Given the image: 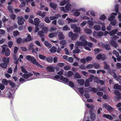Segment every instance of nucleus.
Instances as JSON below:
<instances>
[{"label": "nucleus", "mask_w": 121, "mask_h": 121, "mask_svg": "<svg viewBox=\"0 0 121 121\" xmlns=\"http://www.w3.org/2000/svg\"><path fill=\"white\" fill-rule=\"evenodd\" d=\"M79 39L82 41V42H77L75 43V45L81 46H84L86 45L87 43V41L85 39V37L84 36H81Z\"/></svg>", "instance_id": "nucleus-1"}, {"label": "nucleus", "mask_w": 121, "mask_h": 121, "mask_svg": "<svg viewBox=\"0 0 121 121\" xmlns=\"http://www.w3.org/2000/svg\"><path fill=\"white\" fill-rule=\"evenodd\" d=\"M3 49L2 52L3 54H5L6 56H8L10 55V52L9 49L7 48V46L6 45H4L2 46Z\"/></svg>", "instance_id": "nucleus-2"}, {"label": "nucleus", "mask_w": 121, "mask_h": 121, "mask_svg": "<svg viewBox=\"0 0 121 121\" xmlns=\"http://www.w3.org/2000/svg\"><path fill=\"white\" fill-rule=\"evenodd\" d=\"M30 60V61L33 63V64L35 65L36 66H38L41 68H43V67L41 65L39 64L36 61V59L34 57L32 56V58Z\"/></svg>", "instance_id": "nucleus-3"}, {"label": "nucleus", "mask_w": 121, "mask_h": 121, "mask_svg": "<svg viewBox=\"0 0 121 121\" xmlns=\"http://www.w3.org/2000/svg\"><path fill=\"white\" fill-rule=\"evenodd\" d=\"M55 77L57 79H60L65 82H68L69 81L68 79L67 78L60 76L57 75L55 76Z\"/></svg>", "instance_id": "nucleus-4"}, {"label": "nucleus", "mask_w": 121, "mask_h": 121, "mask_svg": "<svg viewBox=\"0 0 121 121\" xmlns=\"http://www.w3.org/2000/svg\"><path fill=\"white\" fill-rule=\"evenodd\" d=\"M23 17L22 16L18 17L17 19L18 20L17 22L18 25H22L24 23Z\"/></svg>", "instance_id": "nucleus-5"}, {"label": "nucleus", "mask_w": 121, "mask_h": 121, "mask_svg": "<svg viewBox=\"0 0 121 121\" xmlns=\"http://www.w3.org/2000/svg\"><path fill=\"white\" fill-rule=\"evenodd\" d=\"M104 33L102 31H94L93 33V36L96 37H100L103 36V35Z\"/></svg>", "instance_id": "nucleus-6"}, {"label": "nucleus", "mask_w": 121, "mask_h": 121, "mask_svg": "<svg viewBox=\"0 0 121 121\" xmlns=\"http://www.w3.org/2000/svg\"><path fill=\"white\" fill-rule=\"evenodd\" d=\"M96 58L99 60H100L102 59V60L105 59V57L104 55H103L99 54L96 57Z\"/></svg>", "instance_id": "nucleus-7"}, {"label": "nucleus", "mask_w": 121, "mask_h": 121, "mask_svg": "<svg viewBox=\"0 0 121 121\" xmlns=\"http://www.w3.org/2000/svg\"><path fill=\"white\" fill-rule=\"evenodd\" d=\"M100 21H99L97 22H96L94 21V22L96 23L99 24H101L102 25V30L103 31H104L106 29L105 27V25L104 23H100Z\"/></svg>", "instance_id": "nucleus-8"}, {"label": "nucleus", "mask_w": 121, "mask_h": 121, "mask_svg": "<svg viewBox=\"0 0 121 121\" xmlns=\"http://www.w3.org/2000/svg\"><path fill=\"white\" fill-rule=\"evenodd\" d=\"M58 35V39L59 40H62L64 39V36L62 32H59Z\"/></svg>", "instance_id": "nucleus-9"}, {"label": "nucleus", "mask_w": 121, "mask_h": 121, "mask_svg": "<svg viewBox=\"0 0 121 121\" xmlns=\"http://www.w3.org/2000/svg\"><path fill=\"white\" fill-rule=\"evenodd\" d=\"M36 14L37 15L43 17L45 16L46 14V12H43V13H41L40 11H38L37 12Z\"/></svg>", "instance_id": "nucleus-10"}, {"label": "nucleus", "mask_w": 121, "mask_h": 121, "mask_svg": "<svg viewBox=\"0 0 121 121\" xmlns=\"http://www.w3.org/2000/svg\"><path fill=\"white\" fill-rule=\"evenodd\" d=\"M47 70L49 72H53L55 71L54 68L53 66H48L47 67Z\"/></svg>", "instance_id": "nucleus-11"}, {"label": "nucleus", "mask_w": 121, "mask_h": 121, "mask_svg": "<svg viewBox=\"0 0 121 121\" xmlns=\"http://www.w3.org/2000/svg\"><path fill=\"white\" fill-rule=\"evenodd\" d=\"M103 107L106 108L109 111H112L113 110V108L110 105L107 104H104L103 105Z\"/></svg>", "instance_id": "nucleus-12"}, {"label": "nucleus", "mask_w": 121, "mask_h": 121, "mask_svg": "<svg viewBox=\"0 0 121 121\" xmlns=\"http://www.w3.org/2000/svg\"><path fill=\"white\" fill-rule=\"evenodd\" d=\"M102 116L104 117H105L106 118L110 120H112L113 118L109 114H104Z\"/></svg>", "instance_id": "nucleus-13"}, {"label": "nucleus", "mask_w": 121, "mask_h": 121, "mask_svg": "<svg viewBox=\"0 0 121 121\" xmlns=\"http://www.w3.org/2000/svg\"><path fill=\"white\" fill-rule=\"evenodd\" d=\"M34 22L35 26H37L40 23V21L39 18H36L34 19Z\"/></svg>", "instance_id": "nucleus-14"}, {"label": "nucleus", "mask_w": 121, "mask_h": 121, "mask_svg": "<svg viewBox=\"0 0 121 121\" xmlns=\"http://www.w3.org/2000/svg\"><path fill=\"white\" fill-rule=\"evenodd\" d=\"M33 74L30 73H25L22 76V77L25 79H26L28 78L29 77H30L32 76Z\"/></svg>", "instance_id": "nucleus-15"}, {"label": "nucleus", "mask_w": 121, "mask_h": 121, "mask_svg": "<svg viewBox=\"0 0 121 121\" xmlns=\"http://www.w3.org/2000/svg\"><path fill=\"white\" fill-rule=\"evenodd\" d=\"M77 81L81 85H83L85 82L82 79H78L77 80Z\"/></svg>", "instance_id": "nucleus-16"}, {"label": "nucleus", "mask_w": 121, "mask_h": 121, "mask_svg": "<svg viewBox=\"0 0 121 121\" xmlns=\"http://www.w3.org/2000/svg\"><path fill=\"white\" fill-rule=\"evenodd\" d=\"M73 30L75 32L79 33L81 32L80 28L79 27H76Z\"/></svg>", "instance_id": "nucleus-17"}, {"label": "nucleus", "mask_w": 121, "mask_h": 121, "mask_svg": "<svg viewBox=\"0 0 121 121\" xmlns=\"http://www.w3.org/2000/svg\"><path fill=\"white\" fill-rule=\"evenodd\" d=\"M10 58L9 57L6 58L5 57H4L2 59L3 62L5 63L8 64Z\"/></svg>", "instance_id": "nucleus-18"}, {"label": "nucleus", "mask_w": 121, "mask_h": 121, "mask_svg": "<svg viewBox=\"0 0 121 121\" xmlns=\"http://www.w3.org/2000/svg\"><path fill=\"white\" fill-rule=\"evenodd\" d=\"M117 32V30H114L109 32V34L111 35L112 36L116 34Z\"/></svg>", "instance_id": "nucleus-19"}, {"label": "nucleus", "mask_w": 121, "mask_h": 121, "mask_svg": "<svg viewBox=\"0 0 121 121\" xmlns=\"http://www.w3.org/2000/svg\"><path fill=\"white\" fill-rule=\"evenodd\" d=\"M50 6L53 9H55L57 6V5L55 3H51L50 4Z\"/></svg>", "instance_id": "nucleus-20"}, {"label": "nucleus", "mask_w": 121, "mask_h": 121, "mask_svg": "<svg viewBox=\"0 0 121 121\" xmlns=\"http://www.w3.org/2000/svg\"><path fill=\"white\" fill-rule=\"evenodd\" d=\"M94 29L98 31L100 30L101 28L100 25H95L93 26Z\"/></svg>", "instance_id": "nucleus-21"}, {"label": "nucleus", "mask_w": 121, "mask_h": 121, "mask_svg": "<svg viewBox=\"0 0 121 121\" xmlns=\"http://www.w3.org/2000/svg\"><path fill=\"white\" fill-rule=\"evenodd\" d=\"M113 88L114 89H118L121 90V86L118 84H116L114 86Z\"/></svg>", "instance_id": "nucleus-22"}, {"label": "nucleus", "mask_w": 121, "mask_h": 121, "mask_svg": "<svg viewBox=\"0 0 121 121\" xmlns=\"http://www.w3.org/2000/svg\"><path fill=\"white\" fill-rule=\"evenodd\" d=\"M84 31L87 34H90L92 33V31L90 29L86 28L84 29Z\"/></svg>", "instance_id": "nucleus-23"}, {"label": "nucleus", "mask_w": 121, "mask_h": 121, "mask_svg": "<svg viewBox=\"0 0 121 121\" xmlns=\"http://www.w3.org/2000/svg\"><path fill=\"white\" fill-rule=\"evenodd\" d=\"M113 54L115 55L116 57L118 58L117 60L118 61H119L120 60L119 59V58L118 57H119V54L118 52L116 50H114L113 52Z\"/></svg>", "instance_id": "nucleus-24"}, {"label": "nucleus", "mask_w": 121, "mask_h": 121, "mask_svg": "<svg viewBox=\"0 0 121 121\" xmlns=\"http://www.w3.org/2000/svg\"><path fill=\"white\" fill-rule=\"evenodd\" d=\"M78 36V35L77 34H73L71 38V39L74 40L77 39Z\"/></svg>", "instance_id": "nucleus-25"}, {"label": "nucleus", "mask_w": 121, "mask_h": 121, "mask_svg": "<svg viewBox=\"0 0 121 121\" xmlns=\"http://www.w3.org/2000/svg\"><path fill=\"white\" fill-rule=\"evenodd\" d=\"M110 44L115 48L117 47V43L114 41L112 40L110 42Z\"/></svg>", "instance_id": "nucleus-26"}, {"label": "nucleus", "mask_w": 121, "mask_h": 121, "mask_svg": "<svg viewBox=\"0 0 121 121\" xmlns=\"http://www.w3.org/2000/svg\"><path fill=\"white\" fill-rule=\"evenodd\" d=\"M44 44L45 46L49 48H51L52 46L49 42L47 41H45L44 42Z\"/></svg>", "instance_id": "nucleus-27"}, {"label": "nucleus", "mask_w": 121, "mask_h": 121, "mask_svg": "<svg viewBox=\"0 0 121 121\" xmlns=\"http://www.w3.org/2000/svg\"><path fill=\"white\" fill-rule=\"evenodd\" d=\"M71 5L70 4H68L66 5L65 6L66 10L68 11L71 8Z\"/></svg>", "instance_id": "nucleus-28"}, {"label": "nucleus", "mask_w": 121, "mask_h": 121, "mask_svg": "<svg viewBox=\"0 0 121 121\" xmlns=\"http://www.w3.org/2000/svg\"><path fill=\"white\" fill-rule=\"evenodd\" d=\"M58 22L60 25L62 26L64 23V21L62 19H59L58 21Z\"/></svg>", "instance_id": "nucleus-29"}, {"label": "nucleus", "mask_w": 121, "mask_h": 121, "mask_svg": "<svg viewBox=\"0 0 121 121\" xmlns=\"http://www.w3.org/2000/svg\"><path fill=\"white\" fill-rule=\"evenodd\" d=\"M58 33V32L56 33H52L50 34L49 35V37L50 38H52L53 37L57 35V33Z\"/></svg>", "instance_id": "nucleus-30"}, {"label": "nucleus", "mask_w": 121, "mask_h": 121, "mask_svg": "<svg viewBox=\"0 0 121 121\" xmlns=\"http://www.w3.org/2000/svg\"><path fill=\"white\" fill-rule=\"evenodd\" d=\"M70 30V28L69 27H68L67 25H66L63 27L62 30L67 31Z\"/></svg>", "instance_id": "nucleus-31"}, {"label": "nucleus", "mask_w": 121, "mask_h": 121, "mask_svg": "<svg viewBox=\"0 0 121 121\" xmlns=\"http://www.w3.org/2000/svg\"><path fill=\"white\" fill-rule=\"evenodd\" d=\"M57 49L55 47H53L50 50V52L52 53H55Z\"/></svg>", "instance_id": "nucleus-32"}, {"label": "nucleus", "mask_w": 121, "mask_h": 121, "mask_svg": "<svg viewBox=\"0 0 121 121\" xmlns=\"http://www.w3.org/2000/svg\"><path fill=\"white\" fill-rule=\"evenodd\" d=\"M89 90H90L91 91H93L94 92H96L98 91V90L95 88H92L91 87H89Z\"/></svg>", "instance_id": "nucleus-33"}, {"label": "nucleus", "mask_w": 121, "mask_h": 121, "mask_svg": "<svg viewBox=\"0 0 121 121\" xmlns=\"http://www.w3.org/2000/svg\"><path fill=\"white\" fill-rule=\"evenodd\" d=\"M46 60L49 62L51 63L53 61V59L52 57H50L47 58Z\"/></svg>", "instance_id": "nucleus-34"}, {"label": "nucleus", "mask_w": 121, "mask_h": 121, "mask_svg": "<svg viewBox=\"0 0 121 121\" xmlns=\"http://www.w3.org/2000/svg\"><path fill=\"white\" fill-rule=\"evenodd\" d=\"M93 66L95 69H98L100 68V65L97 63H95L93 65Z\"/></svg>", "instance_id": "nucleus-35"}, {"label": "nucleus", "mask_w": 121, "mask_h": 121, "mask_svg": "<svg viewBox=\"0 0 121 121\" xmlns=\"http://www.w3.org/2000/svg\"><path fill=\"white\" fill-rule=\"evenodd\" d=\"M31 40V37L29 34H27V39H25V41L26 42L30 41Z\"/></svg>", "instance_id": "nucleus-36"}, {"label": "nucleus", "mask_w": 121, "mask_h": 121, "mask_svg": "<svg viewBox=\"0 0 121 121\" xmlns=\"http://www.w3.org/2000/svg\"><path fill=\"white\" fill-rule=\"evenodd\" d=\"M94 78V76L93 75H92L91 76L90 78L86 79V80L90 82L92 81Z\"/></svg>", "instance_id": "nucleus-37"}, {"label": "nucleus", "mask_w": 121, "mask_h": 121, "mask_svg": "<svg viewBox=\"0 0 121 121\" xmlns=\"http://www.w3.org/2000/svg\"><path fill=\"white\" fill-rule=\"evenodd\" d=\"M75 11V12L73 13V15L77 16H79L80 14V13L78 12L79 11H77V10Z\"/></svg>", "instance_id": "nucleus-38"}, {"label": "nucleus", "mask_w": 121, "mask_h": 121, "mask_svg": "<svg viewBox=\"0 0 121 121\" xmlns=\"http://www.w3.org/2000/svg\"><path fill=\"white\" fill-rule=\"evenodd\" d=\"M42 30L44 33H46L47 32L48 30V27H44L42 29Z\"/></svg>", "instance_id": "nucleus-39"}, {"label": "nucleus", "mask_w": 121, "mask_h": 121, "mask_svg": "<svg viewBox=\"0 0 121 121\" xmlns=\"http://www.w3.org/2000/svg\"><path fill=\"white\" fill-rule=\"evenodd\" d=\"M66 0H64L60 2V6H63L64 5L66 4Z\"/></svg>", "instance_id": "nucleus-40"}, {"label": "nucleus", "mask_w": 121, "mask_h": 121, "mask_svg": "<svg viewBox=\"0 0 121 121\" xmlns=\"http://www.w3.org/2000/svg\"><path fill=\"white\" fill-rule=\"evenodd\" d=\"M87 22L88 24L91 26H92L94 24V22L91 21H88Z\"/></svg>", "instance_id": "nucleus-41"}, {"label": "nucleus", "mask_w": 121, "mask_h": 121, "mask_svg": "<svg viewBox=\"0 0 121 121\" xmlns=\"http://www.w3.org/2000/svg\"><path fill=\"white\" fill-rule=\"evenodd\" d=\"M80 50L79 49L77 48L73 51V52L74 53H78L80 51Z\"/></svg>", "instance_id": "nucleus-42"}, {"label": "nucleus", "mask_w": 121, "mask_h": 121, "mask_svg": "<svg viewBox=\"0 0 121 121\" xmlns=\"http://www.w3.org/2000/svg\"><path fill=\"white\" fill-rule=\"evenodd\" d=\"M39 58L42 60H44L46 58V57L43 55H39Z\"/></svg>", "instance_id": "nucleus-43"}, {"label": "nucleus", "mask_w": 121, "mask_h": 121, "mask_svg": "<svg viewBox=\"0 0 121 121\" xmlns=\"http://www.w3.org/2000/svg\"><path fill=\"white\" fill-rule=\"evenodd\" d=\"M45 21L47 23H50L51 21L49 20V17H47L45 18Z\"/></svg>", "instance_id": "nucleus-44"}, {"label": "nucleus", "mask_w": 121, "mask_h": 121, "mask_svg": "<svg viewBox=\"0 0 121 121\" xmlns=\"http://www.w3.org/2000/svg\"><path fill=\"white\" fill-rule=\"evenodd\" d=\"M80 62L83 63L84 64H86V62L85 58L81 59L80 60Z\"/></svg>", "instance_id": "nucleus-45"}, {"label": "nucleus", "mask_w": 121, "mask_h": 121, "mask_svg": "<svg viewBox=\"0 0 121 121\" xmlns=\"http://www.w3.org/2000/svg\"><path fill=\"white\" fill-rule=\"evenodd\" d=\"M104 47L105 48V49L107 50H109L110 49V46L108 44L106 45H104Z\"/></svg>", "instance_id": "nucleus-46"}, {"label": "nucleus", "mask_w": 121, "mask_h": 121, "mask_svg": "<svg viewBox=\"0 0 121 121\" xmlns=\"http://www.w3.org/2000/svg\"><path fill=\"white\" fill-rule=\"evenodd\" d=\"M75 76L77 78H81V76L78 72L75 73Z\"/></svg>", "instance_id": "nucleus-47"}, {"label": "nucleus", "mask_w": 121, "mask_h": 121, "mask_svg": "<svg viewBox=\"0 0 121 121\" xmlns=\"http://www.w3.org/2000/svg\"><path fill=\"white\" fill-rule=\"evenodd\" d=\"M93 66V65L92 64H89L86 65V68L88 69H90L92 68Z\"/></svg>", "instance_id": "nucleus-48"}, {"label": "nucleus", "mask_w": 121, "mask_h": 121, "mask_svg": "<svg viewBox=\"0 0 121 121\" xmlns=\"http://www.w3.org/2000/svg\"><path fill=\"white\" fill-rule=\"evenodd\" d=\"M106 18V16H104V15H102L100 16L99 19L101 20L104 21Z\"/></svg>", "instance_id": "nucleus-49"}, {"label": "nucleus", "mask_w": 121, "mask_h": 121, "mask_svg": "<svg viewBox=\"0 0 121 121\" xmlns=\"http://www.w3.org/2000/svg\"><path fill=\"white\" fill-rule=\"evenodd\" d=\"M19 34L18 31L17 30L14 31L13 32V35L15 36H16Z\"/></svg>", "instance_id": "nucleus-50"}, {"label": "nucleus", "mask_w": 121, "mask_h": 121, "mask_svg": "<svg viewBox=\"0 0 121 121\" xmlns=\"http://www.w3.org/2000/svg\"><path fill=\"white\" fill-rule=\"evenodd\" d=\"M0 66L4 68H6L7 66V64L6 63H2L0 65Z\"/></svg>", "instance_id": "nucleus-51"}, {"label": "nucleus", "mask_w": 121, "mask_h": 121, "mask_svg": "<svg viewBox=\"0 0 121 121\" xmlns=\"http://www.w3.org/2000/svg\"><path fill=\"white\" fill-rule=\"evenodd\" d=\"M9 82L10 85L12 87H13L15 86V84L13 82L10 81Z\"/></svg>", "instance_id": "nucleus-52"}, {"label": "nucleus", "mask_w": 121, "mask_h": 121, "mask_svg": "<svg viewBox=\"0 0 121 121\" xmlns=\"http://www.w3.org/2000/svg\"><path fill=\"white\" fill-rule=\"evenodd\" d=\"M2 83L5 85H7L8 84V82L7 80L6 79H4L2 81Z\"/></svg>", "instance_id": "nucleus-53"}, {"label": "nucleus", "mask_w": 121, "mask_h": 121, "mask_svg": "<svg viewBox=\"0 0 121 121\" xmlns=\"http://www.w3.org/2000/svg\"><path fill=\"white\" fill-rule=\"evenodd\" d=\"M21 70L23 73H27V72L25 68L23 66H21Z\"/></svg>", "instance_id": "nucleus-54"}, {"label": "nucleus", "mask_w": 121, "mask_h": 121, "mask_svg": "<svg viewBox=\"0 0 121 121\" xmlns=\"http://www.w3.org/2000/svg\"><path fill=\"white\" fill-rule=\"evenodd\" d=\"M86 62H88L92 60V58L90 56H87L85 58Z\"/></svg>", "instance_id": "nucleus-55"}, {"label": "nucleus", "mask_w": 121, "mask_h": 121, "mask_svg": "<svg viewBox=\"0 0 121 121\" xmlns=\"http://www.w3.org/2000/svg\"><path fill=\"white\" fill-rule=\"evenodd\" d=\"M115 11L116 13H118V6L117 5H115Z\"/></svg>", "instance_id": "nucleus-56"}, {"label": "nucleus", "mask_w": 121, "mask_h": 121, "mask_svg": "<svg viewBox=\"0 0 121 121\" xmlns=\"http://www.w3.org/2000/svg\"><path fill=\"white\" fill-rule=\"evenodd\" d=\"M114 93L117 96H120V94L119 91L117 90H115L114 91Z\"/></svg>", "instance_id": "nucleus-57"}, {"label": "nucleus", "mask_w": 121, "mask_h": 121, "mask_svg": "<svg viewBox=\"0 0 121 121\" xmlns=\"http://www.w3.org/2000/svg\"><path fill=\"white\" fill-rule=\"evenodd\" d=\"M115 18V17L112 16L111 15V16L109 17L108 18V20L110 21H112L114 18Z\"/></svg>", "instance_id": "nucleus-58"}, {"label": "nucleus", "mask_w": 121, "mask_h": 121, "mask_svg": "<svg viewBox=\"0 0 121 121\" xmlns=\"http://www.w3.org/2000/svg\"><path fill=\"white\" fill-rule=\"evenodd\" d=\"M71 68L69 66H65L64 67V69L65 70H68L69 69Z\"/></svg>", "instance_id": "nucleus-59"}, {"label": "nucleus", "mask_w": 121, "mask_h": 121, "mask_svg": "<svg viewBox=\"0 0 121 121\" xmlns=\"http://www.w3.org/2000/svg\"><path fill=\"white\" fill-rule=\"evenodd\" d=\"M22 39L20 38H18L17 40V42L18 43H20L22 42Z\"/></svg>", "instance_id": "nucleus-60"}, {"label": "nucleus", "mask_w": 121, "mask_h": 121, "mask_svg": "<svg viewBox=\"0 0 121 121\" xmlns=\"http://www.w3.org/2000/svg\"><path fill=\"white\" fill-rule=\"evenodd\" d=\"M116 68L117 69H119L121 67V63H117L116 65Z\"/></svg>", "instance_id": "nucleus-61"}, {"label": "nucleus", "mask_w": 121, "mask_h": 121, "mask_svg": "<svg viewBox=\"0 0 121 121\" xmlns=\"http://www.w3.org/2000/svg\"><path fill=\"white\" fill-rule=\"evenodd\" d=\"M43 33L44 32L43 31H40L38 32V34L39 35H40L41 37H42L43 36Z\"/></svg>", "instance_id": "nucleus-62"}, {"label": "nucleus", "mask_w": 121, "mask_h": 121, "mask_svg": "<svg viewBox=\"0 0 121 121\" xmlns=\"http://www.w3.org/2000/svg\"><path fill=\"white\" fill-rule=\"evenodd\" d=\"M32 56H30V55H27L26 57V58L29 61H30L32 58Z\"/></svg>", "instance_id": "nucleus-63"}, {"label": "nucleus", "mask_w": 121, "mask_h": 121, "mask_svg": "<svg viewBox=\"0 0 121 121\" xmlns=\"http://www.w3.org/2000/svg\"><path fill=\"white\" fill-rule=\"evenodd\" d=\"M25 3L24 2H22L21 4L20 5L19 7L20 8H22V7L25 6Z\"/></svg>", "instance_id": "nucleus-64"}]
</instances>
